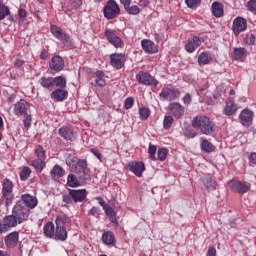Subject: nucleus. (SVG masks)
<instances>
[{
    "label": "nucleus",
    "instance_id": "30",
    "mask_svg": "<svg viewBox=\"0 0 256 256\" xmlns=\"http://www.w3.org/2000/svg\"><path fill=\"white\" fill-rule=\"evenodd\" d=\"M200 141H201L200 147L202 151H204L205 153H213V151H215V145L209 142V140L201 138Z\"/></svg>",
    "mask_w": 256,
    "mask_h": 256
},
{
    "label": "nucleus",
    "instance_id": "24",
    "mask_svg": "<svg viewBox=\"0 0 256 256\" xmlns=\"http://www.w3.org/2000/svg\"><path fill=\"white\" fill-rule=\"evenodd\" d=\"M60 137H63L66 141H73L75 139V135L73 134V129L69 127H62L58 130Z\"/></svg>",
    "mask_w": 256,
    "mask_h": 256
},
{
    "label": "nucleus",
    "instance_id": "8",
    "mask_svg": "<svg viewBox=\"0 0 256 256\" xmlns=\"http://www.w3.org/2000/svg\"><path fill=\"white\" fill-rule=\"evenodd\" d=\"M136 81L140 85H146L147 87H157L159 81L155 79L149 72L140 71L136 74Z\"/></svg>",
    "mask_w": 256,
    "mask_h": 256
},
{
    "label": "nucleus",
    "instance_id": "16",
    "mask_svg": "<svg viewBox=\"0 0 256 256\" xmlns=\"http://www.w3.org/2000/svg\"><path fill=\"white\" fill-rule=\"evenodd\" d=\"M128 169L136 175V177H143V171H145V164L139 161H131L128 163Z\"/></svg>",
    "mask_w": 256,
    "mask_h": 256
},
{
    "label": "nucleus",
    "instance_id": "14",
    "mask_svg": "<svg viewBox=\"0 0 256 256\" xmlns=\"http://www.w3.org/2000/svg\"><path fill=\"white\" fill-rule=\"evenodd\" d=\"M168 110L170 115H173L175 119H181L185 115V107L177 102L169 104Z\"/></svg>",
    "mask_w": 256,
    "mask_h": 256
},
{
    "label": "nucleus",
    "instance_id": "6",
    "mask_svg": "<svg viewBox=\"0 0 256 256\" xmlns=\"http://www.w3.org/2000/svg\"><path fill=\"white\" fill-rule=\"evenodd\" d=\"M50 31L52 35L55 37V39H58V41H61L65 47H73V40L71 39V36L67 34L63 29L57 25H51Z\"/></svg>",
    "mask_w": 256,
    "mask_h": 256
},
{
    "label": "nucleus",
    "instance_id": "34",
    "mask_svg": "<svg viewBox=\"0 0 256 256\" xmlns=\"http://www.w3.org/2000/svg\"><path fill=\"white\" fill-rule=\"evenodd\" d=\"M69 223H71V218L65 214L59 215L55 219V224L58 227H65V225H69Z\"/></svg>",
    "mask_w": 256,
    "mask_h": 256
},
{
    "label": "nucleus",
    "instance_id": "58",
    "mask_svg": "<svg viewBox=\"0 0 256 256\" xmlns=\"http://www.w3.org/2000/svg\"><path fill=\"white\" fill-rule=\"evenodd\" d=\"M256 41V37L253 34H250L246 37L247 45H253Z\"/></svg>",
    "mask_w": 256,
    "mask_h": 256
},
{
    "label": "nucleus",
    "instance_id": "50",
    "mask_svg": "<svg viewBox=\"0 0 256 256\" xmlns=\"http://www.w3.org/2000/svg\"><path fill=\"white\" fill-rule=\"evenodd\" d=\"M24 127L25 129H29L31 127V121H33V118L31 117V114H24Z\"/></svg>",
    "mask_w": 256,
    "mask_h": 256
},
{
    "label": "nucleus",
    "instance_id": "42",
    "mask_svg": "<svg viewBox=\"0 0 256 256\" xmlns=\"http://www.w3.org/2000/svg\"><path fill=\"white\" fill-rule=\"evenodd\" d=\"M76 165H77V167H80L81 170L83 171V173H84L83 177H85L87 175V173H89V168H88L87 160H78L76 162Z\"/></svg>",
    "mask_w": 256,
    "mask_h": 256
},
{
    "label": "nucleus",
    "instance_id": "28",
    "mask_svg": "<svg viewBox=\"0 0 256 256\" xmlns=\"http://www.w3.org/2000/svg\"><path fill=\"white\" fill-rule=\"evenodd\" d=\"M247 55V49L240 47V48H234L232 59L233 61H243V57Z\"/></svg>",
    "mask_w": 256,
    "mask_h": 256
},
{
    "label": "nucleus",
    "instance_id": "62",
    "mask_svg": "<svg viewBox=\"0 0 256 256\" xmlns=\"http://www.w3.org/2000/svg\"><path fill=\"white\" fill-rule=\"evenodd\" d=\"M183 103H185L186 105H189V103H191V95L190 94H186L183 97Z\"/></svg>",
    "mask_w": 256,
    "mask_h": 256
},
{
    "label": "nucleus",
    "instance_id": "38",
    "mask_svg": "<svg viewBox=\"0 0 256 256\" xmlns=\"http://www.w3.org/2000/svg\"><path fill=\"white\" fill-rule=\"evenodd\" d=\"M211 61H213V58H211L207 52H203L198 56L199 65H209Z\"/></svg>",
    "mask_w": 256,
    "mask_h": 256
},
{
    "label": "nucleus",
    "instance_id": "63",
    "mask_svg": "<svg viewBox=\"0 0 256 256\" xmlns=\"http://www.w3.org/2000/svg\"><path fill=\"white\" fill-rule=\"evenodd\" d=\"M98 213H99V208L94 206L91 208L89 215H93V217H95V215H97Z\"/></svg>",
    "mask_w": 256,
    "mask_h": 256
},
{
    "label": "nucleus",
    "instance_id": "64",
    "mask_svg": "<svg viewBox=\"0 0 256 256\" xmlns=\"http://www.w3.org/2000/svg\"><path fill=\"white\" fill-rule=\"evenodd\" d=\"M249 159H250L251 163H254V165H256V152L251 153Z\"/></svg>",
    "mask_w": 256,
    "mask_h": 256
},
{
    "label": "nucleus",
    "instance_id": "61",
    "mask_svg": "<svg viewBox=\"0 0 256 256\" xmlns=\"http://www.w3.org/2000/svg\"><path fill=\"white\" fill-rule=\"evenodd\" d=\"M96 199H97L99 205H100L101 207H103V209H105V207L108 206V204H105V200H104L102 197H97Z\"/></svg>",
    "mask_w": 256,
    "mask_h": 256
},
{
    "label": "nucleus",
    "instance_id": "45",
    "mask_svg": "<svg viewBox=\"0 0 256 256\" xmlns=\"http://www.w3.org/2000/svg\"><path fill=\"white\" fill-rule=\"evenodd\" d=\"M168 154H169V150L165 148H159L157 151L159 161H165V159H167Z\"/></svg>",
    "mask_w": 256,
    "mask_h": 256
},
{
    "label": "nucleus",
    "instance_id": "10",
    "mask_svg": "<svg viewBox=\"0 0 256 256\" xmlns=\"http://www.w3.org/2000/svg\"><path fill=\"white\" fill-rule=\"evenodd\" d=\"M181 95V92L175 88L165 87L162 89L161 93L159 94L160 99L162 101H175L177 97Z\"/></svg>",
    "mask_w": 256,
    "mask_h": 256
},
{
    "label": "nucleus",
    "instance_id": "21",
    "mask_svg": "<svg viewBox=\"0 0 256 256\" xmlns=\"http://www.w3.org/2000/svg\"><path fill=\"white\" fill-rule=\"evenodd\" d=\"M6 247L13 248L17 246V243H19V232L14 231L10 234H8L4 239Z\"/></svg>",
    "mask_w": 256,
    "mask_h": 256
},
{
    "label": "nucleus",
    "instance_id": "48",
    "mask_svg": "<svg viewBox=\"0 0 256 256\" xmlns=\"http://www.w3.org/2000/svg\"><path fill=\"white\" fill-rule=\"evenodd\" d=\"M184 135L187 139H194V137H197V131L193 130V128H185Z\"/></svg>",
    "mask_w": 256,
    "mask_h": 256
},
{
    "label": "nucleus",
    "instance_id": "56",
    "mask_svg": "<svg viewBox=\"0 0 256 256\" xmlns=\"http://www.w3.org/2000/svg\"><path fill=\"white\" fill-rule=\"evenodd\" d=\"M70 5L73 9H79L83 5V0H71Z\"/></svg>",
    "mask_w": 256,
    "mask_h": 256
},
{
    "label": "nucleus",
    "instance_id": "39",
    "mask_svg": "<svg viewBox=\"0 0 256 256\" xmlns=\"http://www.w3.org/2000/svg\"><path fill=\"white\" fill-rule=\"evenodd\" d=\"M96 85L98 87H105V72L98 70L96 71Z\"/></svg>",
    "mask_w": 256,
    "mask_h": 256
},
{
    "label": "nucleus",
    "instance_id": "59",
    "mask_svg": "<svg viewBox=\"0 0 256 256\" xmlns=\"http://www.w3.org/2000/svg\"><path fill=\"white\" fill-rule=\"evenodd\" d=\"M207 256H217V249L210 247L207 251Z\"/></svg>",
    "mask_w": 256,
    "mask_h": 256
},
{
    "label": "nucleus",
    "instance_id": "33",
    "mask_svg": "<svg viewBox=\"0 0 256 256\" xmlns=\"http://www.w3.org/2000/svg\"><path fill=\"white\" fill-rule=\"evenodd\" d=\"M50 175L52 179H60V177H63V175H65V169H63V167L56 164L52 168Z\"/></svg>",
    "mask_w": 256,
    "mask_h": 256
},
{
    "label": "nucleus",
    "instance_id": "9",
    "mask_svg": "<svg viewBox=\"0 0 256 256\" xmlns=\"http://www.w3.org/2000/svg\"><path fill=\"white\" fill-rule=\"evenodd\" d=\"M228 185L234 193H239V195H245L251 189V184L247 182L230 180Z\"/></svg>",
    "mask_w": 256,
    "mask_h": 256
},
{
    "label": "nucleus",
    "instance_id": "25",
    "mask_svg": "<svg viewBox=\"0 0 256 256\" xmlns=\"http://www.w3.org/2000/svg\"><path fill=\"white\" fill-rule=\"evenodd\" d=\"M54 239L56 241H67V230L65 226H56Z\"/></svg>",
    "mask_w": 256,
    "mask_h": 256
},
{
    "label": "nucleus",
    "instance_id": "5",
    "mask_svg": "<svg viewBox=\"0 0 256 256\" xmlns=\"http://www.w3.org/2000/svg\"><path fill=\"white\" fill-rule=\"evenodd\" d=\"M50 31L52 35L55 37V39H58V41H61L65 47H73V40L71 39V36L67 34L63 29L57 25H51Z\"/></svg>",
    "mask_w": 256,
    "mask_h": 256
},
{
    "label": "nucleus",
    "instance_id": "17",
    "mask_svg": "<svg viewBox=\"0 0 256 256\" xmlns=\"http://www.w3.org/2000/svg\"><path fill=\"white\" fill-rule=\"evenodd\" d=\"M49 67L52 71H63V69H65V61L59 55L53 56Z\"/></svg>",
    "mask_w": 256,
    "mask_h": 256
},
{
    "label": "nucleus",
    "instance_id": "15",
    "mask_svg": "<svg viewBox=\"0 0 256 256\" xmlns=\"http://www.w3.org/2000/svg\"><path fill=\"white\" fill-rule=\"evenodd\" d=\"M239 118L243 127H251L253 125V111L244 109L241 111Z\"/></svg>",
    "mask_w": 256,
    "mask_h": 256
},
{
    "label": "nucleus",
    "instance_id": "37",
    "mask_svg": "<svg viewBox=\"0 0 256 256\" xmlns=\"http://www.w3.org/2000/svg\"><path fill=\"white\" fill-rule=\"evenodd\" d=\"M204 185L210 191H215L217 189V181L213 180V178L206 176L202 179Z\"/></svg>",
    "mask_w": 256,
    "mask_h": 256
},
{
    "label": "nucleus",
    "instance_id": "40",
    "mask_svg": "<svg viewBox=\"0 0 256 256\" xmlns=\"http://www.w3.org/2000/svg\"><path fill=\"white\" fill-rule=\"evenodd\" d=\"M67 185L69 187H80L81 183L79 182L75 174H69L67 178Z\"/></svg>",
    "mask_w": 256,
    "mask_h": 256
},
{
    "label": "nucleus",
    "instance_id": "53",
    "mask_svg": "<svg viewBox=\"0 0 256 256\" xmlns=\"http://www.w3.org/2000/svg\"><path fill=\"white\" fill-rule=\"evenodd\" d=\"M148 153H149L150 159L155 161V159H156L155 153H157V146L150 144L149 148H148Z\"/></svg>",
    "mask_w": 256,
    "mask_h": 256
},
{
    "label": "nucleus",
    "instance_id": "23",
    "mask_svg": "<svg viewBox=\"0 0 256 256\" xmlns=\"http://www.w3.org/2000/svg\"><path fill=\"white\" fill-rule=\"evenodd\" d=\"M67 97H69V92H67L65 88L56 89L51 93V99H54V101H57V102L65 101Z\"/></svg>",
    "mask_w": 256,
    "mask_h": 256
},
{
    "label": "nucleus",
    "instance_id": "60",
    "mask_svg": "<svg viewBox=\"0 0 256 256\" xmlns=\"http://www.w3.org/2000/svg\"><path fill=\"white\" fill-rule=\"evenodd\" d=\"M18 15L21 17V19H25V17H27V10L20 8L18 10Z\"/></svg>",
    "mask_w": 256,
    "mask_h": 256
},
{
    "label": "nucleus",
    "instance_id": "46",
    "mask_svg": "<svg viewBox=\"0 0 256 256\" xmlns=\"http://www.w3.org/2000/svg\"><path fill=\"white\" fill-rule=\"evenodd\" d=\"M139 115L142 121H147V119H149V115H151V111L148 108H141L139 110Z\"/></svg>",
    "mask_w": 256,
    "mask_h": 256
},
{
    "label": "nucleus",
    "instance_id": "12",
    "mask_svg": "<svg viewBox=\"0 0 256 256\" xmlns=\"http://www.w3.org/2000/svg\"><path fill=\"white\" fill-rule=\"evenodd\" d=\"M247 30V20L243 17H237L233 21L232 31L234 35L238 36L242 31Z\"/></svg>",
    "mask_w": 256,
    "mask_h": 256
},
{
    "label": "nucleus",
    "instance_id": "43",
    "mask_svg": "<svg viewBox=\"0 0 256 256\" xmlns=\"http://www.w3.org/2000/svg\"><path fill=\"white\" fill-rule=\"evenodd\" d=\"M31 177V168L24 167L22 171L20 172V179L21 181H27Z\"/></svg>",
    "mask_w": 256,
    "mask_h": 256
},
{
    "label": "nucleus",
    "instance_id": "36",
    "mask_svg": "<svg viewBox=\"0 0 256 256\" xmlns=\"http://www.w3.org/2000/svg\"><path fill=\"white\" fill-rule=\"evenodd\" d=\"M212 15L217 18L223 17V4L219 2H214L212 4Z\"/></svg>",
    "mask_w": 256,
    "mask_h": 256
},
{
    "label": "nucleus",
    "instance_id": "31",
    "mask_svg": "<svg viewBox=\"0 0 256 256\" xmlns=\"http://www.w3.org/2000/svg\"><path fill=\"white\" fill-rule=\"evenodd\" d=\"M102 243L104 245H115V234L111 231L104 232L102 234Z\"/></svg>",
    "mask_w": 256,
    "mask_h": 256
},
{
    "label": "nucleus",
    "instance_id": "20",
    "mask_svg": "<svg viewBox=\"0 0 256 256\" xmlns=\"http://www.w3.org/2000/svg\"><path fill=\"white\" fill-rule=\"evenodd\" d=\"M199 47H201V39L197 36L189 38L185 45V49L188 53H193V51Z\"/></svg>",
    "mask_w": 256,
    "mask_h": 256
},
{
    "label": "nucleus",
    "instance_id": "52",
    "mask_svg": "<svg viewBox=\"0 0 256 256\" xmlns=\"http://www.w3.org/2000/svg\"><path fill=\"white\" fill-rule=\"evenodd\" d=\"M133 105H135V98L134 97H128L125 101H124V107L125 109H131L133 107Z\"/></svg>",
    "mask_w": 256,
    "mask_h": 256
},
{
    "label": "nucleus",
    "instance_id": "32",
    "mask_svg": "<svg viewBox=\"0 0 256 256\" xmlns=\"http://www.w3.org/2000/svg\"><path fill=\"white\" fill-rule=\"evenodd\" d=\"M43 231L45 237H48L49 239L53 238L55 236V224H53V222L46 223Z\"/></svg>",
    "mask_w": 256,
    "mask_h": 256
},
{
    "label": "nucleus",
    "instance_id": "55",
    "mask_svg": "<svg viewBox=\"0 0 256 256\" xmlns=\"http://www.w3.org/2000/svg\"><path fill=\"white\" fill-rule=\"evenodd\" d=\"M185 3L189 9H193V7L201 3V0H185Z\"/></svg>",
    "mask_w": 256,
    "mask_h": 256
},
{
    "label": "nucleus",
    "instance_id": "4",
    "mask_svg": "<svg viewBox=\"0 0 256 256\" xmlns=\"http://www.w3.org/2000/svg\"><path fill=\"white\" fill-rule=\"evenodd\" d=\"M13 182L9 179H4L2 184V198L1 201H4L6 207L13 204L15 195L13 194Z\"/></svg>",
    "mask_w": 256,
    "mask_h": 256
},
{
    "label": "nucleus",
    "instance_id": "1",
    "mask_svg": "<svg viewBox=\"0 0 256 256\" xmlns=\"http://www.w3.org/2000/svg\"><path fill=\"white\" fill-rule=\"evenodd\" d=\"M31 211L21 204V202H16L12 209V214L5 216V225L2 226L4 231H11L17 225H21L25 223V221H29V215Z\"/></svg>",
    "mask_w": 256,
    "mask_h": 256
},
{
    "label": "nucleus",
    "instance_id": "27",
    "mask_svg": "<svg viewBox=\"0 0 256 256\" xmlns=\"http://www.w3.org/2000/svg\"><path fill=\"white\" fill-rule=\"evenodd\" d=\"M104 211L111 221V223H114V225H119V219L117 218V213H115V210H113V207L111 206H105Z\"/></svg>",
    "mask_w": 256,
    "mask_h": 256
},
{
    "label": "nucleus",
    "instance_id": "49",
    "mask_svg": "<svg viewBox=\"0 0 256 256\" xmlns=\"http://www.w3.org/2000/svg\"><path fill=\"white\" fill-rule=\"evenodd\" d=\"M173 116H165L163 120V127L165 129H171V126L173 125Z\"/></svg>",
    "mask_w": 256,
    "mask_h": 256
},
{
    "label": "nucleus",
    "instance_id": "11",
    "mask_svg": "<svg viewBox=\"0 0 256 256\" xmlns=\"http://www.w3.org/2000/svg\"><path fill=\"white\" fill-rule=\"evenodd\" d=\"M17 203H20L22 207H27L30 210L35 209L37 207L38 200L35 196L23 194L20 200L17 201Z\"/></svg>",
    "mask_w": 256,
    "mask_h": 256
},
{
    "label": "nucleus",
    "instance_id": "19",
    "mask_svg": "<svg viewBox=\"0 0 256 256\" xmlns=\"http://www.w3.org/2000/svg\"><path fill=\"white\" fill-rule=\"evenodd\" d=\"M141 47L145 53H148L149 55H153V53H157L159 51V48H157V45H155V42L143 39L141 41Z\"/></svg>",
    "mask_w": 256,
    "mask_h": 256
},
{
    "label": "nucleus",
    "instance_id": "51",
    "mask_svg": "<svg viewBox=\"0 0 256 256\" xmlns=\"http://www.w3.org/2000/svg\"><path fill=\"white\" fill-rule=\"evenodd\" d=\"M66 165H68V167H75V165H77V157L73 155L68 156L66 159Z\"/></svg>",
    "mask_w": 256,
    "mask_h": 256
},
{
    "label": "nucleus",
    "instance_id": "2",
    "mask_svg": "<svg viewBox=\"0 0 256 256\" xmlns=\"http://www.w3.org/2000/svg\"><path fill=\"white\" fill-rule=\"evenodd\" d=\"M87 199L86 189H69L68 192L62 193L64 207H69L73 203H83Z\"/></svg>",
    "mask_w": 256,
    "mask_h": 256
},
{
    "label": "nucleus",
    "instance_id": "54",
    "mask_svg": "<svg viewBox=\"0 0 256 256\" xmlns=\"http://www.w3.org/2000/svg\"><path fill=\"white\" fill-rule=\"evenodd\" d=\"M248 11H251V13H254L256 15V0H250L247 4Z\"/></svg>",
    "mask_w": 256,
    "mask_h": 256
},
{
    "label": "nucleus",
    "instance_id": "22",
    "mask_svg": "<svg viewBox=\"0 0 256 256\" xmlns=\"http://www.w3.org/2000/svg\"><path fill=\"white\" fill-rule=\"evenodd\" d=\"M123 54L114 53L110 55V64L114 69H121L123 67Z\"/></svg>",
    "mask_w": 256,
    "mask_h": 256
},
{
    "label": "nucleus",
    "instance_id": "29",
    "mask_svg": "<svg viewBox=\"0 0 256 256\" xmlns=\"http://www.w3.org/2000/svg\"><path fill=\"white\" fill-rule=\"evenodd\" d=\"M41 87L44 89H48L49 91H53L54 89V82L53 77H45L43 76L39 81Z\"/></svg>",
    "mask_w": 256,
    "mask_h": 256
},
{
    "label": "nucleus",
    "instance_id": "26",
    "mask_svg": "<svg viewBox=\"0 0 256 256\" xmlns=\"http://www.w3.org/2000/svg\"><path fill=\"white\" fill-rule=\"evenodd\" d=\"M235 113H237V104L230 98L226 101L225 115L230 117L231 115H235Z\"/></svg>",
    "mask_w": 256,
    "mask_h": 256
},
{
    "label": "nucleus",
    "instance_id": "44",
    "mask_svg": "<svg viewBox=\"0 0 256 256\" xmlns=\"http://www.w3.org/2000/svg\"><path fill=\"white\" fill-rule=\"evenodd\" d=\"M125 11L128 12L129 15H139V13H141V9L137 5H129L125 8Z\"/></svg>",
    "mask_w": 256,
    "mask_h": 256
},
{
    "label": "nucleus",
    "instance_id": "7",
    "mask_svg": "<svg viewBox=\"0 0 256 256\" xmlns=\"http://www.w3.org/2000/svg\"><path fill=\"white\" fill-rule=\"evenodd\" d=\"M121 13V8H119V4L115 0H108L106 2L105 7L103 8V14L105 19L111 20L115 19L117 15Z\"/></svg>",
    "mask_w": 256,
    "mask_h": 256
},
{
    "label": "nucleus",
    "instance_id": "18",
    "mask_svg": "<svg viewBox=\"0 0 256 256\" xmlns=\"http://www.w3.org/2000/svg\"><path fill=\"white\" fill-rule=\"evenodd\" d=\"M29 109H31V105H29L25 100H20L14 105V113L17 116L27 115V111H29Z\"/></svg>",
    "mask_w": 256,
    "mask_h": 256
},
{
    "label": "nucleus",
    "instance_id": "57",
    "mask_svg": "<svg viewBox=\"0 0 256 256\" xmlns=\"http://www.w3.org/2000/svg\"><path fill=\"white\" fill-rule=\"evenodd\" d=\"M90 153H92L93 156L96 157L99 161L103 159V154H101V152L95 148L90 149Z\"/></svg>",
    "mask_w": 256,
    "mask_h": 256
},
{
    "label": "nucleus",
    "instance_id": "13",
    "mask_svg": "<svg viewBox=\"0 0 256 256\" xmlns=\"http://www.w3.org/2000/svg\"><path fill=\"white\" fill-rule=\"evenodd\" d=\"M105 37L111 45L116 47L117 49L123 47V40L119 38V36L115 35V31L111 29H106L105 30Z\"/></svg>",
    "mask_w": 256,
    "mask_h": 256
},
{
    "label": "nucleus",
    "instance_id": "35",
    "mask_svg": "<svg viewBox=\"0 0 256 256\" xmlns=\"http://www.w3.org/2000/svg\"><path fill=\"white\" fill-rule=\"evenodd\" d=\"M54 88L65 89L67 87V79L64 76H57L53 78Z\"/></svg>",
    "mask_w": 256,
    "mask_h": 256
},
{
    "label": "nucleus",
    "instance_id": "41",
    "mask_svg": "<svg viewBox=\"0 0 256 256\" xmlns=\"http://www.w3.org/2000/svg\"><path fill=\"white\" fill-rule=\"evenodd\" d=\"M32 167L36 169V171H43L45 167V160L38 158L32 161Z\"/></svg>",
    "mask_w": 256,
    "mask_h": 256
},
{
    "label": "nucleus",
    "instance_id": "47",
    "mask_svg": "<svg viewBox=\"0 0 256 256\" xmlns=\"http://www.w3.org/2000/svg\"><path fill=\"white\" fill-rule=\"evenodd\" d=\"M35 154L38 157V159H42L45 161V149H43V146L41 145L36 146Z\"/></svg>",
    "mask_w": 256,
    "mask_h": 256
},
{
    "label": "nucleus",
    "instance_id": "3",
    "mask_svg": "<svg viewBox=\"0 0 256 256\" xmlns=\"http://www.w3.org/2000/svg\"><path fill=\"white\" fill-rule=\"evenodd\" d=\"M192 127L200 129L203 135H211L215 133V123L207 116H196L192 120Z\"/></svg>",
    "mask_w": 256,
    "mask_h": 256
}]
</instances>
